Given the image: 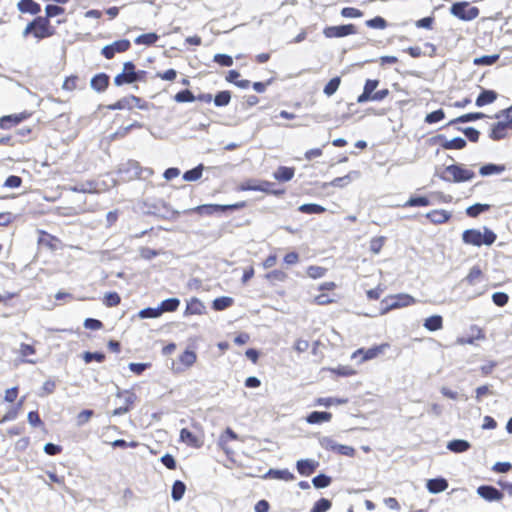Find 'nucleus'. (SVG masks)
<instances>
[{
    "mask_svg": "<svg viewBox=\"0 0 512 512\" xmlns=\"http://www.w3.org/2000/svg\"><path fill=\"white\" fill-rule=\"evenodd\" d=\"M497 236L496 234L487 227L483 228V231L479 229H467L462 233V241L465 244L473 245V246H481V245H492Z\"/></svg>",
    "mask_w": 512,
    "mask_h": 512,
    "instance_id": "1",
    "label": "nucleus"
},
{
    "mask_svg": "<svg viewBox=\"0 0 512 512\" xmlns=\"http://www.w3.org/2000/svg\"><path fill=\"white\" fill-rule=\"evenodd\" d=\"M474 177L475 173L462 165H449L441 175L444 181L456 183L470 181Z\"/></svg>",
    "mask_w": 512,
    "mask_h": 512,
    "instance_id": "2",
    "label": "nucleus"
},
{
    "mask_svg": "<svg viewBox=\"0 0 512 512\" xmlns=\"http://www.w3.org/2000/svg\"><path fill=\"white\" fill-rule=\"evenodd\" d=\"M416 300L409 294H397L388 296L382 300V304L385 305L381 309L380 314H386L388 311L398 308H403L414 304Z\"/></svg>",
    "mask_w": 512,
    "mask_h": 512,
    "instance_id": "3",
    "label": "nucleus"
},
{
    "mask_svg": "<svg viewBox=\"0 0 512 512\" xmlns=\"http://www.w3.org/2000/svg\"><path fill=\"white\" fill-rule=\"evenodd\" d=\"M450 12L453 16L464 21H471L479 15V9L471 6L468 2L454 3L450 8Z\"/></svg>",
    "mask_w": 512,
    "mask_h": 512,
    "instance_id": "4",
    "label": "nucleus"
},
{
    "mask_svg": "<svg viewBox=\"0 0 512 512\" xmlns=\"http://www.w3.org/2000/svg\"><path fill=\"white\" fill-rule=\"evenodd\" d=\"M139 81V73L135 71V65L132 62H125L123 65V72L116 75L114 84L121 86L123 84H130Z\"/></svg>",
    "mask_w": 512,
    "mask_h": 512,
    "instance_id": "5",
    "label": "nucleus"
},
{
    "mask_svg": "<svg viewBox=\"0 0 512 512\" xmlns=\"http://www.w3.org/2000/svg\"><path fill=\"white\" fill-rule=\"evenodd\" d=\"M356 33L357 30L353 24L328 26L323 30V34L326 38H341Z\"/></svg>",
    "mask_w": 512,
    "mask_h": 512,
    "instance_id": "6",
    "label": "nucleus"
},
{
    "mask_svg": "<svg viewBox=\"0 0 512 512\" xmlns=\"http://www.w3.org/2000/svg\"><path fill=\"white\" fill-rule=\"evenodd\" d=\"M389 347L390 345L388 343H382L369 349L360 348L353 353L352 358L362 355V362L372 360L384 354Z\"/></svg>",
    "mask_w": 512,
    "mask_h": 512,
    "instance_id": "7",
    "label": "nucleus"
},
{
    "mask_svg": "<svg viewBox=\"0 0 512 512\" xmlns=\"http://www.w3.org/2000/svg\"><path fill=\"white\" fill-rule=\"evenodd\" d=\"M54 34V28L49 25L47 17L39 16L34 19V37L46 38Z\"/></svg>",
    "mask_w": 512,
    "mask_h": 512,
    "instance_id": "8",
    "label": "nucleus"
},
{
    "mask_svg": "<svg viewBox=\"0 0 512 512\" xmlns=\"http://www.w3.org/2000/svg\"><path fill=\"white\" fill-rule=\"evenodd\" d=\"M245 206L244 202L233 204V205H217V204H210V205H201L198 206L195 210L200 214H213L218 211H225L227 209H239L243 208Z\"/></svg>",
    "mask_w": 512,
    "mask_h": 512,
    "instance_id": "9",
    "label": "nucleus"
},
{
    "mask_svg": "<svg viewBox=\"0 0 512 512\" xmlns=\"http://www.w3.org/2000/svg\"><path fill=\"white\" fill-rule=\"evenodd\" d=\"M477 493L487 501H500L503 494L493 486L483 485L478 487Z\"/></svg>",
    "mask_w": 512,
    "mask_h": 512,
    "instance_id": "10",
    "label": "nucleus"
},
{
    "mask_svg": "<svg viewBox=\"0 0 512 512\" xmlns=\"http://www.w3.org/2000/svg\"><path fill=\"white\" fill-rule=\"evenodd\" d=\"M510 129V127L505 123V121L501 118L496 124L493 125L490 133V137L493 140H500L503 139L507 131Z\"/></svg>",
    "mask_w": 512,
    "mask_h": 512,
    "instance_id": "11",
    "label": "nucleus"
},
{
    "mask_svg": "<svg viewBox=\"0 0 512 512\" xmlns=\"http://www.w3.org/2000/svg\"><path fill=\"white\" fill-rule=\"evenodd\" d=\"M270 185H271V183H269L267 181L257 183L255 180H248V181L243 182L240 185L239 189L242 191L252 190V191L266 192V191H268V188Z\"/></svg>",
    "mask_w": 512,
    "mask_h": 512,
    "instance_id": "12",
    "label": "nucleus"
},
{
    "mask_svg": "<svg viewBox=\"0 0 512 512\" xmlns=\"http://www.w3.org/2000/svg\"><path fill=\"white\" fill-rule=\"evenodd\" d=\"M318 463L311 459H303L297 462V470L301 475L308 476L315 471Z\"/></svg>",
    "mask_w": 512,
    "mask_h": 512,
    "instance_id": "13",
    "label": "nucleus"
},
{
    "mask_svg": "<svg viewBox=\"0 0 512 512\" xmlns=\"http://www.w3.org/2000/svg\"><path fill=\"white\" fill-rule=\"evenodd\" d=\"M360 177V173L358 171H351L347 175L343 177H337L333 179L329 185L334 187H340L343 188L350 184L354 179H357Z\"/></svg>",
    "mask_w": 512,
    "mask_h": 512,
    "instance_id": "14",
    "label": "nucleus"
},
{
    "mask_svg": "<svg viewBox=\"0 0 512 512\" xmlns=\"http://www.w3.org/2000/svg\"><path fill=\"white\" fill-rule=\"evenodd\" d=\"M180 440L195 448H199L202 445V441L186 428L180 431Z\"/></svg>",
    "mask_w": 512,
    "mask_h": 512,
    "instance_id": "15",
    "label": "nucleus"
},
{
    "mask_svg": "<svg viewBox=\"0 0 512 512\" xmlns=\"http://www.w3.org/2000/svg\"><path fill=\"white\" fill-rule=\"evenodd\" d=\"M205 311L204 304L197 298H192L187 302L185 314L201 315Z\"/></svg>",
    "mask_w": 512,
    "mask_h": 512,
    "instance_id": "16",
    "label": "nucleus"
},
{
    "mask_svg": "<svg viewBox=\"0 0 512 512\" xmlns=\"http://www.w3.org/2000/svg\"><path fill=\"white\" fill-rule=\"evenodd\" d=\"M331 419H332V414L330 412H319V411H313L306 417V421L309 424H318L321 422H329Z\"/></svg>",
    "mask_w": 512,
    "mask_h": 512,
    "instance_id": "17",
    "label": "nucleus"
},
{
    "mask_svg": "<svg viewBox=\"0 0 512 512\" xmlns=\"http://www.w3.org/2000/svg\"><path fill=\"white\" fill-rule=\"evenodd\" d=\"M448 483L443 478L430 479L427 482V489L430 493L436 494L446 490Z\"/></svg>",
    "mask_w": 512,
    "mask_h": 512,
    "instance_id": "18",
    "label": "nucleus"
},
{
    "mask_svg": "<svg viewBox=\"0 0 512 512\" xmlns=\"http://www.w3.org/2000/svg\"><path fill=\"white\" fill-rule=\"evenodd\" d=\"M497 99V93L492 90H483L476 99V105L482 107L493 103Z\"/></svg>",
    "mask_w": 512,
    "mask_h": 512,
    "instance_id": "19",
    "label": "nucleus"
},
{
    "mask_svg": "<svg viewBox=\"0 0 512 512\" xmlns=\"http://www.w3.org/2000/svg\"><path fill=\"white\" fill-rule=\"evenodd\" d=\"M294 168L280 166L274 172V178L278 181L287 182L290 181L294 176Z\"/></svg>",
    "mask_w": 512,
    "mask_h": 512,
    "instance_id": "20",
    "label": "nucleus"
},
{
    "mask_svg": "<svg viewBox=\"0 0 512 512\" xmlns=\"http://www.w3.org/2000/svg\"><path fill=\"white\" fill-rule=\"evenodd\" d=\"M423 326L429 331H437L443 327V319L440 315H433L425 319Z\"/></svg>",
    "mask_w": 512,
    "mask_h": 512,
    "instance_id": "21",
    "label": "nucleus"
},
{
    "mask_svg": "<svg viewBox=\"0 0 512 512\" xmlns=\"http://www.w3.org/2000/svg\"><path fill=\"white\" fill-rule=\"evenodd\" d=\"M471 447L470 443L466 440L455 439L447 444V448L454 453H462Z\"/></svg>",
    "mask_w": 512,
    "mask_h": 512,
    "instance_id": "22",
    "label": "nucleus"
},
{
    "mask_svg": "<svg viewBox=\"0 0 512 512\" xmlns=\"http://www.w3.org/2000/svg\"><path fill=\"white\" fill-rule=\"evenodd\" d=\"M426 217L435 224L446 222L450 218V213L445 210H434L427 213Z\"/></svg>",
    "mask_w": 512,
    "mask_h": 512,
    "instance_id": "23",
    "label": "nucleus"
},
{
    "mask_svg": "<svg viewBox=\"0 0 512 512\" xmlns=\"http://www.w3.org/2000/svg\"><path fill=\"white\" fill-rule=\"evenodd\" d=\"M109 83V77L106 74H98L91 80V87L96 91H104Z\"/></svg>",
    "mask_w": 512,
    "mask_h": 512,
    "instance_id": "24",
    "label": "nucleus"
},
{
    "mask_svg": "<svg viewBox=\"0 0 512 512\" xmlns=\"http://www.w3.org/2000/svg\"><path fill=\"white\" fill-rule=\"evenodd\" d=\"M267 476L273 479L284 481H292L294 479V475L288 469H270L267 473Z\"/></svg>",
    "mask_w": 512,
    "mask_h": 512,
    "instance_id": "25",
    "label": "nucleus"
},
{
    "mask_svg": "<svg viewBox=\"0 0 512 512\" xmlns=\"http://www.w3.org/2000/svg\"><path fill=\"white\" fill-rule=\"evenodd\" d=\"M348 402L346 398H336V397H320L316 399V405L330 407L333 405H343Z\"/></svg>",
    "mask_w": 512,
    "mask_h": 512,
    "instance_id": "26",
    "label": "nucleus"
},
{
    "mask_svg": "<svg viewBox=\"0 0 512 512\" xmlns=\"http://www.w3.org/2000/svg\"><path fill=\"white\" fill-rule=\"evenodd\" d=\"M197 360V355L194 351L191 350H185L180 356H179V362L183 365L185 369L190 368L194 365V363Z\"/></svg>",
    "mask_w": 512,
    "mask_h": 512,
    "instance_id": "27",
    "label": "nucleus"
},
{
    "mask_svg": "<svg viewBox=\"0 0 512 512\" xmlns=\"http://www.w3.org/2000/svg\"><path fill=\"white\" fill-rule=\"evenodd\" d=\"M504 170H505L504 165H496V164L490 163V164L483 165L480 168L479 173L482 176H490L493 174H501Z\"/></svg>",
    "mask_w": 512,
    "mask_h": 512,
    "instance_id": "28",
    "label": "nucleus"
},
{
    "mask_svg": "<svg viewBox=\"0 0 512 512\" xmlns=\"http://www.w3.org/2000/svg\"><path fill=\"white\" fill-rule=\"evenodd\" d=\"M24 116L22 115H8L0 119V127L3 129H9L12 126L18 124Z\"/></svg>",
    "mask_w": 512,
    "mask_h": 512,
    "instance_id": "29",
    "label": "nucleus"
},
{
    "mask_svg": "<svg viewBox=\"0 0 512 512\" xmlns=\"http://www.w3.org/2000/svg\"><path fill=\"white\" fill-rule=\"evenodd\" d=\"M179 305H180L179 299L169 298V299L162 301V303L159 307V311L161 312V314L163 312H173V311L177 310Z\"/></svg>",
    "mask_w": 512,
    "mask_h": 512,
    "instance_id": "30",
    "label": "nucleus"
},
{
    "mask_svg": "<svg viewBox=\"0 0 512 512\" xmlns=\"http://www.w3.org/2000/svg\"><path fill=\"white\" fill-rule=\"evenodd\" d=\"M466 146V140L461 137H455L450 140H445L442 143L444 149H462Z\"/></svg>",
    "mask_w": 512,
    "mask_h": 512,
    "instance_id": "31",
    "label": "nucleus"
},
{
    "mask_svg": "<svg viewBox=\"0 0 512 512\" xmlns=\"http://www.w3.org/2000/svg\"><path fill=\"white\" fill-rule=\"evenodd\" d=\"M185 490H186V486L182 481H180V480L175 481L172 486V492H171L172 499L174 501L181 500L185 493Z\"/></svg>",
    "mask_w": 512,
    "mask_h": 512,
    "instance_id": "32",
    "label": "nucleus"
},
{
    "mask_svg": "<svg viewBox=\"0 0 512 512\" xmlns=\"http://www.w3.org/2000/svg\"><path fill=\"white\" fill-rule=\"evenodd\" d=\"M299 211L307 214H321L326 211V209L318 204L309 203L303 204L299 207Z\"/></svg>",
    "mask_w": 512,
    "mask_h": 512,
    "instance_id": "33",
    "label": "nucleus"
},
{
    "mask_svg": "<svg viewBox=\"0 0 512 512\" xmlns=\"http://www.w3.org/2000/svg\"><path fill=\"white\" fill-rule=\"evenodd\" d=\"M341 83L340 77L332 78L324 87V94L328 97L332 96L339 88Z\"/></svg>",
    "mask_w": 512,
    "mask_h": 512,
    "instance_id": "34",
    "label": "nucleus"
},
{
    "mask_svg": "<svg viewBox=\"0 0 512 512\" xmlns=\"http://www.w3.org/2000/svg\"><path fill=\"white\" fill-rule=\"evenodd\" d=\"M233 304L231 297H219L213 301V308L217 311L224 310Z\"/></svg>",
    "mask_w": 512,
    "mask_h": 512,
    "instance_id": "35",
    "label": "nucleus"
},
{
    "mask_svg": "<svg viewBox=\"0 0 512 512\" xmlns=\"http://www.w3.org/2000/svg\"><path fill=\"white\" fill-rule=\"evenodd\" d=\"M158 40V35L155 33H147L138 36L135 39V43L138 45H152Z\"/></svg>",
    "mask_w": 512,
    "mask_h": 512,
    "instance_id": "36",
    "label": "nucleus"
},
{
    "mask_svg": "<svg viewBox=\"0 0 512 512\" xmlns=\"http://www.w3.org/2000/svg\"><path fill=\"white\" fill-rule=\"evenodd\" d=\"M490 205L488 204H474L466 209V213L470 217H477L480 213L489 210Z\"/></svg>",
    "mask_w": 512,
    "mask_h": 512,
    "instance_id": "37",
    "label": "nucleus"
},
{
    "mask_svg": "<svg viewBox=\"0 0 512 512\" xmlns=\"http://www.w3.org/2000/svg\"><path fill=\"white\" fill-rule=\"evenodd\" d=\"M231 100V94L229 91H221L219 92L215 98L214 103L218 107L227 106Z\"/></svg>",
    "mask_w": 512,
    "mask_h": 512,
    "instance_id": "38",
    "label": "nucleus"
},
{
    "mask_svg": "<svg viewBox=\"0 0 512 512\" xmlns=\"http://www.w3.org/2000/svg\"><path fill=\"white\" fill-rule=\"evenodd\" d=\"M385 240H386V238L384 236L372 238L370 240V244H369L370 251L374 254H378L381 251V249L385 243Z\"/></svg>",
    "mask_w": 512,
    "mask_h": 512,
    "instance_id": "39",
    "label": "nucleus"
},
{
    "mask_svg": "<svg viewBox=\"0 0 512 512\" xmlns=\"http://www.w3.org/2000/svg\"><path fill=\"white\" fill-rule=\"evenodd\" d=\"M203 166L199 165L194 169L186 171L183 175L185 181H196L202 176Z\"/></svg>",
    "mask_w": 512,
    "mask_h": 512,
    "instance_id": "40",
    "label": "nucleus"
},
{
    "mask_svg": "<svg viewBox=\"0 0 512 512\" xmlns=\"http://www.w3.org/2000/svg\"><path fill=\"white\" fill-rule=\"evenodd\" d=\"M319 444L323 449L331 451H335L337 449V446L339 445L338 443H336L334 439H332L329 436L320 437Z\"/></svg>",
    "mask_w": 512,
    "mask_h": 512,
    "instance_id": "41",
    "label": "nucleus"
},
{
    "mask_svg": "<svg viewBox=\"0 0 512 512\" xmlns=\"http://www.w3.org/2000/svg\"><path fill=\"white\" fill-rule=\"evenodd\" d=\"M326 272H327V269L324 267H321V266L312 265L307 268V275L313 279H318V278L323 277L326 274Z\"/></svg>",
    "mask_w": 512,
    "mask_h": 512,
    "instance_id": "42",
    "label": "nucleus"
},
{
    "mask_svg": "<svg viewBox=\"0 0 512 512\" xmlns=\"http://www.w3.org/2000/svg\"><path fill=\"white\" fill-rule=\"evenodd\" d=\"M266 279L271 282H284L287 279V274L282 270H273L266 274Z\"/></svg>",
    "mask_w": 512,
    "mask_h": 512,
    "instance_id": "43",
    "label": "nucleus"
},
{
    "mask_svg": "<svg viewBox=\"0 0 512 512\" xmlns=\"http://www.w3.org/2000/svg\"><path fill=\"white\" fill-rule=\"evenodd\" d=\"M331 502L328 499L321 498L315 502L311 512H327L331 508Z\"/></svg>",
    "mask_w": 512,
    "mask_h": 512,
    "instance_id": "44",
    "label": "nucleus"
},
{
    "mask_svg": "<svg viewBox=\"0 0 512 512\" xmlns=\"http://www.w3.org/2000/svg\"><path fill=\"white\" fill-rule=\"evenodd\" d=\"M444 117H445L444 111L442 109H439V110H436V111H433V112L427 114L425 117V122L428 124H434V123H437V122L443 120Z\"/></svg>",
    "mask_w": 512,
    "mask_h": 512,
    "instance_id": "45",
    "label": "nucleus"
},
{
    "mask_svg": "<svg viewBox=\"0 0 512 512\" xmlns=\"http://www.w3.org/2000/svg\"><path fill=\"white\" fill-rule=\"evenodd\" d=\"M499 59L498 54L485 55L474 59L475 65H492Z\"/></svg>",
    "mask_w": 512,
    "mask_h": 512,
    "instance_id": "46",
    "label": "nucleus"
},
{
    "mask_svg": "<svg viewBox=\"0 0 512 512\" xmlns=\"http://www.w3.org/2000/svg\"><path fill=\"white\" fill-rule=\"evenodd\" d=\"M162 314L161 312L159 311V307L157 308H151V307H148V308H145V309H142L138 316L141 318V319H145V318H158L160 317Z\"/></svg>",
    "mask_w": 512,
    "mask_h": 512,
    "instance_id": "47",
    "label": "nucleus"
},
{
    "mask_svg": "<svg viewBox=\"0 0 512 512\" xmlns=\"http://www.w3.org/2000/svg\"><path fill=\"white\" fill-rule=\"evenodd\" d=\"M120 300L118 293L109 292L105 294L103 302L107 307H114L120 303Z\"/></svg>",
    "mask_w": 512,
    "mask_h": 512,
    "instance_id": "48",
    "label": "nucleus"
},
{
    "mask_svg": "<svg viewBox=\"0 0 512 512\" xmlns=\"http://www.w3.org/2000/svg\"><path fill=\"white\" fill-rule=\"evenodd\" d=\"M174 99L178 103H183V102H193L195 100V97L191 91L183 90V91L178 92L174 96Z\"/></svg>",
    "mask_w": 512,
    "mask_h": 512,
    "instance_id": "49",
    "label": "nucleus"
},
{
    "mask_svg": "<svg viewBox=\"0 0 512 512\" xmlns=\"http://www.w3.org/2000/svg\"><path fill=\"white\" fill-rule=\"evenodd\" d=\"M366 25L370 28L384 29L387 26V22L384 18L377 16L373 19L367 20Z\"/></svg>",
    "mask_w": 512,
    "mask_h": 512,
    "instance_id": "50",
    "label": "nucleus"
},
{
    "mask_svg": "<svg viewBox=\"0 0 512 512\" xmlns=\"http://www.w3.org/2000/svg\"><path fill=\"white\" fill-rule=\"evenodd\" d=\"M331 482L330 477L320 474L313 478L312 483L316 488H325L327 487Z\"/></svg>",
    "mask_w": 512,
    "mask_h": 512,
    "instance_id": "51",
    "label": "nucleus"
},
{
    "mask_svg": "<svg viewBox=\"0 0 512 512\" xmlns=\"http://www.w3.org/2000/svg\"><path fill=\"white\" fill-rule=\"evenodd\" d=\"M53 241H55L53 237H51L48 234L43 233L40 236V238L38 239V246L40 249H42L44 247L53 249L54 248Z\"/></svg>",
    "mask_w": 512,
    "mask_h": 512,
    "instance_id": "52",
    "label": "nucleus"
},
{
    "mask_svg": "<svg viewBox=\"0 0 512 512\" xmlns=\"http://www.w3.org/2000/svg\"><path fill=\"white\" fill-rule=\"evenodd\" d=\"M492 300H493L495 305H497L499 307H503V306H505L507 304V302L509 300V297L504 292H495L492 295Z\"/></svg>",
    "mask_w": 512,
    "mask_h": 512,
    "instance_id": "53",
    "label": "nucleus"
},
{
    "mask_svg": "<svg viewBox=\"0 0 512 512\" xmlns=\"http://www.w3.org/2000/svg\"><path fill=\"white\" fill-rule=\"evenodd\" d=\"M341 15L345 18H359L363 13L354 7H345L341 10Z\"/></svg>",
    "mask_w": 512,
    "mask_h": 512,
    "instance_id": "54",
    "label": "nucleus"
},
{
    "mask_svg": "<svg viewBox=\"0 0 512 512\" xmlns=\"http://www.w3.org/2000/svg\"><path fill=\"white\" fill-rule=\"evenodd\" d=\"M107 108L110 110L130 109L128 96L118 100L114 104L108 105Z\"/></svg>",
    "mask_w": 512,
    "mask_h": 512,
    "instance_id": "55",
    "label": "nucleus"
},
{
    "mask_svg": "<svg viewBox=\"0 0 512 512\" xmlns=\"http://www.w3.org/2000/svg\"><path fill=\"white\" fill-rule=\"evenodd\" d=\"M430 201L426 197H412L406 202V206H428Z\"/></svg>",
    "mask_w": 512,
    "mask_h": 512,
    "instance_id": "56",
    "label": "nucleus"
},
{
    "mask_svg": "<svg viewBox=\"0 0 512 512\" xmlns=\"http://www.w3.org/2000/svg\"><path fill=\"white\" fill-rule=\"evenodd\" d=\"M214 61L222 66L230 67L233 65V59L231 56L226 54H216Z\"/></svg>",
    "mask_w": 512,
    "mask_h": 512,
    "instance_id": "57",
    "label": "nucleus"
},
{
    "mask_svg": "<svg viewBox=\"0 0 512 512\" xmlns=\"http://www.w3.org/2000/svg\"><path fill=\"white\" fill-rule=\"evenodd\" d=\"M45 12H46L45 17H47V19H49L50 17H55V16H58V15L64 13V9L60 6L49 4L45 8Z\"/></svg>",
    "mask_w": 512,
    "mask_h": 512,
    "instance_id": "58",
    "label": "nucleus"
},
{
    "mask_svg": "<svg viewBox=\"0 0 512 512\" xmlns=\"http://www.w3.org/2000/svg\"><path fill=\"white\" fill-rule=\"evenodd\" d=\"M105 359V355L98 352H85L83 354V360L86 363H90L91 361L95 360L97 362H102Z\"/></svg>",
    "mask_w": 512,
    "mask_h": 512,
    "instance_id": "59",
    "label": "nucleus"
},
{
    "mask_svg": "<svg viewBox=\"0 0 512 512\" xmlns=\"http://www.w3.org/2000/svg\"><path fill=\"white\" fill-rule=\"evenodd\" d=\"M495 117L497 119H503L505 123L512 129V106L506 110L501 111L499 114H496Z\"/></svg>",
    "mask_w": 512,
    "mask_h": 512,
    "instance_id": "60",
    "label": "nucleus"
},
{
    "mask_svg": "<svg viewBox=\"0 0 512 512\" xmlns=\"http://www.w3.org/2000/svg\"><path fill=\"white\" fill-rule=\"evenodd\" d=\"M112 47L116 53L124 52L129 49L130 42L126 39L118 40L113 42Z\"/></svg>",
    "mask_w": 512,
    "mask_h": 512,
    "instance_id": "61",
    "label": "nucleus"
},
{
    "mask_svg": "<svg viewBox=\"0 0 512 512\" xmlns=\"http://www.w3.org/2000/svg\"><path fill=\"white\" fill-rule=\"evenodd\" d=\"M78 77L70 76L63 82L62 88L67 91H73L77 88Z\"/></svg>",
    "mask_w": 512,
    "mask_h": 512,
    "instance_id": "62",
    "label": "nucleus"
},
{
    "mask_svg": "<svg viewBox=\"0 0 512 512\" xmlns=\"http://www.w3.org/2000/svg\"><path fill=\"white\" fill-rule=\"evenodd\" d=\"M93 414L94 413L92 410H83L82 412H80L77 416V425L82 426L85 423H87L93 416Z\"/></svg>",
    "mask_w": 512,
    "mask_h": 512,
    "instance_id": "63",
    "label": "nucleus"
},
{
    "mask_svg": "<svg viewBox=\"0 0 512 512\" xmlns=\"http://www.w3.org/2000/svg\"><path fill=\"white\" fill-rule=\"evenodd\" d=\"M237 434L230 428H227L225 430V433L220 437V445L224 448L225 444L227 443L228 439H237Z\"/></svg>",
    "mask_w": 512,
    "mask_h": 512,
    "instance_id": "64",
    "label": "nucleus"
}]
</instances>
